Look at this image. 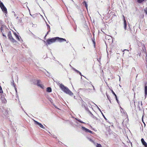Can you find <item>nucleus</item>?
<instances>
[{"mask_svg":"<svg viewBox=\"0 0 147 147\" xmlns=\"http://www.w3.org/2000/svg\"><path fill=\"white\" fill-rule=\"evenodd\" d=\"M56 40H57L58 41L60 42L64 41L66 42V39L63 38L57 37L47 39L46 41L47 44L48 45H50L53 43L55 42Z\"/></svg>","mask_w":147,"mask_h":147,"instance_id":"1","label":"nucleus"},{"mask_svg":"<svg viewBox=\"0 0 147 147\" xmlns=\"http://www.w3.org/2000/svg\"><path fill=\"white\" fill-rule=\"evenodd\" d=\"M59 87L61 90L65 93L70 96L73 95V93L67 87L65 86L63 84H61Z\"/></svg>","mask_w":147,"mask_h":147,"instance_id":"2","label":"nucleus"},{"mask_svg":"<svg viewBox=\"0 0 147 147\" xmlns=\"http://www.w3.org/2000/svg\"><path fill=\"white\" fill-rule=\"evenodd\" d=\"M0 7L3 11L5 14H7V8L1 1H0Z\"/></svg>","mask_w":147,"mask_h":147,"instance_id":"3","label":"nucleus"},{"mask_svg":"<svg viewBox=\"0 0 147 147\" xmlns=\"http://www.w3.org/2000/svg\"><path fill=\"white\" fill-rule=\"evenodd\" d=\"M7 36L11 42L13 43L16 42V40L12 36L11 34L10 31L8 32Z\"/></svg>","mask_w":147,"mask_h":147,"instance_id":"4","label":"nucleus"},{"mask_svg":"<svg viewBox=\"0 0 147 147\" xmlns=\"http://www.w3.org/2000/svg\"><path fill=\"white\" fill-rule=\"evenodd\" d=\"M7 30V29L5 25H2L1 27V32L6 33Z\"/></svg>","mask_w":147,"mask_h":147,"instance_id":"5","label":"nucleus"},{"mask_svg":"<svg viewBox=\"0 0 147 147\" xmlns=\"http://www.w3.org/2000/svg\"><path fill=\"white\" fill-rule=\"evenodd\" d=\"M37 85L38 86L42 88L43 89L44 88V86L41 84V81L39 80L37 81Z\"/></svg>","mask_w":147,"mask_h":147,"instance_id":"6","label":"nucleus"},{"mask_svg":"<svg viewBox=\"0 0 147 147\" xmlns=\"http://www.w3.org/2000/svg\"><path fill=\"white\" fill-rule=\"evenodd\" d=\"M34 121L35 124L38 125L39 127H40L43 129H45V127L41 123H39V122H38V121L35 120H34Z\"/></svg>","mask_w":147,"mask_h":147,"instance_id":"7","label":"nucleus"},{"mask_svg":"<svg viewBox=\"0 0 147 147\" xmlns=\"http://www.w3.org/2000/svg\"><path fill=\"white\" fill-rule=\"evenodd\" d=\"M123 20L124 22V28L125 30H127L126 26H127V23L125 19V18L124 16H123Z\"/></svg>","mask_w":147,"mask_h":147,"instance_id":"8","label":"nucleus"},{"mask_svg":"<svg viewBox=\"0 0 147 147\" xmlns=\"http://www.w3.org/2000/svg\"><path fill=\"white\" fill-rule=\"evenodd\" d=\"M14 34L15 36L16 39L19 41H20L21 38L20 36H18L16 33H14Z\"/></svg>","mask_w":147,"mask_h":147,"instance_id":"9","label":"nucleus"},{"mask_svg":"<svg viewBox=\"0 0 147 147\" xmlns=\"http://www.w3.org/2000/svg\"><path fill=\"white\" fill-rule=\"evenodd\" d=\"M82 129L86 132H88L89 129L83 126L82 127Z\"/></svg>","mask_w":147,"mask_h":147,"instance_id":"10","label":"nucleus"},{"mask_svg":"<svg viewBox=\"0 0 147 147\" xmlns=\"http://www.w3.org/2000/svg\"><path fill=\"white\" fill-rule=\"evenodd\" d=\"M145 97V98L146 97L147 95V86H145L144 88Z\"/></svg>","mask_w":147,"mask_h":147,"instance_id":"11","label":"nucleus"},{"mask_svg":"<svg viewBox=\"0 0 147 147\" xmlns=\"http://www.w3.org/2000/svg\"><path fill=\"white\" fill-rule=\"evenodd\" d=\"M141 141L142 144L144 146L145 145H146V143L144 141L143 138H142L141 139Z\"/></svg>","mask_w":147,"mask_h":147,"instance_id":"12","label":"nucleus"},{"mask_svg":"<svg viewBox=\"0 0 147 147\" xmlns=\"http://www.w3.org/2000/svg\"><path fill=\"white\" fill-rule=\"evenodd\" d=\"M47 91L48 92H51V89L50 87H48L47 89Z\"/></svg>","mask_w":147,"mask_h":147,"instance_id":"13","label":"nucleus"},{"mask_svg":"<svg viewBox=\"0 0 147 147\" xmlns=\"http://www.w3.org/2000/svg\"><path fill=\"white\" fill-rule=\"evenodd\" d=\"M83 4H85V7H86V9H88V5H87L86 2L85 1H84L83 3Z\"/></svg>","mask_w":147,"mask_h":147,"instance_id":"14","label":"nucleus"},{"mask_svg":"<svg viewBox=\"0 0 147 147\" xmlns=\"http://www.w3.org/2000/svg\"><path fill=\"white\" fill-rule=\"evenodd\" d=\"M120 111L121 113H124V111L123 108H122L121 107H120Z\"/></svg>","mask_w":147,"mask_h":147,"instance_id":"15","label":"nucleus"},{"mask_svg":"<svg viewBox=\"0 0 147 147\" xmlns=\"http://www.w3.org/2000/svg\"><path fill=\"white\" fill-rule=\"evenodd\" d=\"M144 0H137L138 2L139 3H141L143 2Z\"/></svg>","mask_w":147,"mask_h":147,"instance_id":"16","label":"nucleus"},{"mask_svg":"<svg viewBox=\"0 0 147 147\" xmlns=\"http://www.w3.org/2000/svg\"><path fill=\"white\" fill-rule=\"evenodd\" d=\"M76 120H77V121H79V122H80V123H85L84 122H83L82 121H81L80 120H79V119H78L76 118Z\"/></svg>","mask_w":147,"mask_h":147,"instance_id":"17","label":"nucleus"},{"mask_svg":"<svg viewBox=\"0 0 147 147\" xmlns=\"http://www.w3.org/2000/svg\"><path fill=\"white\" fill-rule=\"evenodd\" d=\"M2 100V102L3 103H5L7 102L6 100L4 98L3 99V100Z\"/></svg>","mask_w":147,"mask_h":147,"instance_id":"18","label":"nucleus"},{"mask_svg":"<svg viewBox=\"0 0 147 147\" xmlns=\"http://www.w3.org/2000/svg\"><path fill=\"white\" fill-rule=\"evenodd\" d=\"M96 147H102V146L100 144H97Z\"/></svg>","mask_w":147,"mask_h":147,"instance_id":"19","label":"nucleus"},{"mask_svg":"<svg viewBox=\"0 0 147 147\" xmlns=\"http://www.w3.org/2000/svg\"><path fill=\"white\" fill-rule=\"evenodd\" d=\"M3 92L1 87L0 86V93H1Z\"/></svg>","mask_w":147,"mask_h":147,"instance_id":"20","label":"nucleus"},{"mask_svg":"<svg viewBox=\"0 0 147 147\" xmlns=\"http://www.w3.org/2000/svg\"><path fill=\"white\" fill-rule=\"evenodd\" d=\"M88 140L91 142L93 143L94 142L93 141L92 139L90 138H88Z\"/></svg>","mask_w":147,"mask_h":147,"instance_id":"21","label":"nucleus"},{"mask_svg":"<svg viewBox=\"0 0 147 147\" xmlns=\"http://www.w3.org/2000/svg\"><path fill=\"white\" fill-rule=\"evenodd\" d=\"M2 33L3 34V36L5 37V38H7L6 36L5 35V33H3V32H2Z\"/></svg>","mask_w":147,"mask_h":147,"instance_id":"22","label":"nucleus"},{"mask_svg":"<svg viewBox=\"0 0 147 147\" xmlns=\"http://www.w3.org/2000/svg\"><path fill=\"white\" fill-rule=\"evenodd\" d=\"M115 98L116 99V100L117 101V102L118 103V100L117 95L116 94L115 95Z\"/></svg>","mask_w":147,"mask_h":147,"instance_id":"23","label":"nucleus"},{"mask_svg":"<svg viewBox=\"0 0 147 147\" xmlns=\"http://www.w3.org/2000/svg\"><path fill=\"white\" fill-rule=\"evenodd\" d=\"M115 98L116 99V100L117 101V102L118 103V100L117 95L116 94L115 95Z\"/></svg>","mask_w":147,"mask_h":147,"instance_id":"24","label":"nucleus"},{"mask_svg":"<svg viewBox=\"0 0 147 147\" xmlns=\"http://www.w3.org/2000/svg\"><path fill=\"white\" fill-rule=\"evenodd\" d=\"M115 98L116 99V100L117 101V102L118 103V100L117 95L116 94L115 95Z\"/></svg>","mask_w":147,"mask_h":147,"instance_id":"25","label":"nucleus"},{"mask_svg":"<svg viewBox=\"0 0 147 147\" xmlns=\"http://www.w3.org/2000/svg\"><path fill=\"white\" fill-rule=\"evenodd\" d=\"M111 91L112 93L114 95V96L116 95L115 93L114 92L113 90H111Z\"/></svg>","mask_w":147,"mask_h":147,"instance_id":"26","label":"nucleus"},{"mask_svg":"<svg viewBox=\"0 0 147 147\" xmlns=\"http://www.w3.org/2000/svg\"><path fill=\"white\" fill-rule=\"evenodd\" d=\"M88 132H89L92 134H93L94 133L93 131H91V130H89Z\"/></svg>","mask_w":147,"mask_h":147,"instance_id":"27","label":"nucleus"},{"mask_svg":"<svg viewBox=\"0 0 147 147\" xmlns=\"http://www.w3.org/2000/svg\"><path fill=\"white\" fill-rule=\"evenodd\" d=\"M96 105L97 107V108L99 110V111L101 113L102 112L101 111V110H100V109L98 107V106H97L96 105Z\"/></svg>","mask_w":147,"mask_h":147,"instance_id":"28","label":"nucleus"},{"mask_svg":"<svg viewBox=\"0 0 147 147\" xmlns=\"http://www.w3.org/2000/svg\"><path fill=\"white\" fill-rule=\"evenodd\" d=\"M144 11L146 13V14L147 15V9H145L144 10Z\"/></svg>","mask_w":147,"mask_h":147,"instance_id":"29","label":"nucleus"},{"mask_svg":"<svg viewBox=\"0 0 147 147\" xmlns=\"http://www.w3.org/2000/svg\"><path fill=\"white\" fill-rule=\"evenodd\" d=\"M101 113L102 114V116H103V117H104V118L106 120L107 119L106 118V117H105V116L104 115H103V114L102 113V112H101Z\"/></svg>","mask_w":147,"mask_h":147,"instance_id":"30","label":"nucleus"},{"mask_svg":"<svg viewBox=\"0 0 147 147\" xmlns=\"http://www.w3.org/2000/svg\"><path fill=\"white\" fill-rule=\"evenodd\" d=\"M74 70L76 71L77 73H78V72H79V71H78V70L76 69H74Z\"/></svg>","mask_w":147,"mask_h":147,"instance_id":"31","label":"nucleus"},{"mask_svg":"<svg viewBox=\"0 0 147 147\" xmlns=\"http://www.w3.org/2000/svg\"><path fill=\"white\" fill-rule=\"evenodd\" d=\"M47 28H50V26L48 24H47Z\"/></svg>","mask_w":147,"mask_h":147,"instance_id":"32","label":"nucleus"},{"mask_svg":"<svg viewBox=\"0 0 147 147\" xmlns=\"http://www.w3.org/2000/svg\"><path fill=\"white\" fill-rule=\"evenodd\" d=\"M92 87H93V90H94V91H95V88H94V86L93 85H92Z\"/></svg>","mask_w":147,"mask_h":147,"instance_id":"33","label":"nucleus"},{"mask_svg":"<svg viewBox=\"0 0 147 147\" xmlns=\"http://www.w3.org/2000/svg\"><path fill=\"white\" fill-rule=\"evenodd\" d=\"M78 73H79V74L81 76H82V74H81V73L80 72V71H79V72H78Z\"/></svg>","mask_w":147,"mask_h":147,"instance_id":"34","label":"nucleus"},{"mask_svg":"<svg viewBox=\"0 0 147 147\" xmlns=\"http://www.w3.org/2000/svg\"><path fill=\"white\" fill-rule=\"evenodd\" d=\"M48 33H49V31H48V32H47V34H46L45 36H47V34H48Z\"/></svg>","mask_w":147,"mask_h":147,"instance_id":"35","label":"nucleus"},{"mask_svg":"<svg viewBox=\"0 0 147 147\" xmlns=\"http://www.w3.org/2000/svg\"><path fill=\"white\" fill-rule=\"evenodd\" d=\"M144 146H145V147H147V144H146V145H145Z\"/></svg>","mask_w":147,"mask_h":147,"instance_id":"36","label":"nucleus"},{"mask_svg":"<svg viewBox=\"0 0 147 147\" xmlns=\"http://www.w3.org/2000/svg\"><path fill=\"white\" fill-rule=\"evenodd\" d=\"M12 83L13 84V86H14V81H13V82H12Z\"/></svg>","mask_w":147,"mask_h":147,"instance_id":"37","label":"nucleus"},{"mask_svg":"<svg viewBox=\"0 0 147 147\" xmlns=\"http://www.w3.org/2000/svg\"><path fill=\"white\" fill-rule=\"evenodd\" d=\"M48 31H49V32H50V28H49V30Z\"/></svg>","mask_w":147,"mask_h":147,"instance_id":"38","label":"nucleus"},{"mask_svg":"<svg viewBox=\"0 0 147 147\" xmlns=\"http://www.w3.org/2000/svg\"><path fill=\"white\" fill-rule=\"evenodd\" d=\"M54 106L56 108L58 109V108H57V106H56L55 105V106Z\"/></svg>","mask_w":147,"mask_h":147,"instance_id":"39","label":"nucleus"},{"mask_svg":"<svg viewBox=\"0 0 147 147\" xmlns=\"http://www.w3.org/2000/svg\"><path fill=\"white\" fill-rule=\"evenodd\" d=\"M128 26H129V23H128Z\"/></svg>","mask_w":147,"mask_h":147,"instance_id":"40","label":"nucleus"},{"mask_svg":"<svg viewBox=\"0 0 147 147\" xmlns=\"http://www.w3.org/2000/svg\"><path fill=\"white\" fill-rule=\"evenodd\" d=\"M75 98V96H74V98Z\"/></svg>","mask_w":147,"mask_h":147,"instance_id":"41","label":"nucleus"}]
</instances>
